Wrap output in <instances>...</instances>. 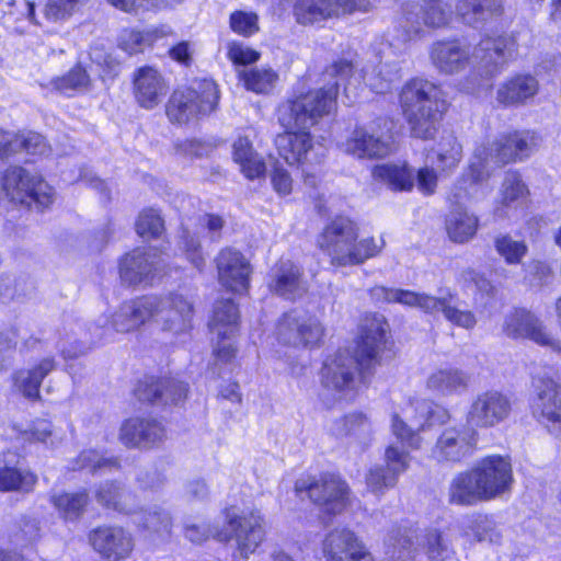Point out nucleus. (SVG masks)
I'll return each instance as SVG.
<instances>
[{
  "instance_id": "63",
  "label": "nucleus",
  "mask_w": 561,
  "mask_h": 561,
  "mask_svg": "<svg viewBox=\"0 0 561 561\" xmlns=\"http://www.w3.org/2000/svg\"><path fill=\"white\" fill-rule=\"evenodd\" d=\"M30 433L33 439L48 447H56L61 439L54 431L53 424L46 420L35 422Z\"/></svg>"
},
{
  "instance_id": "26",
  "label": "nucleus",
  "mask_w": 561,
  "mask_h": 561,
  "mask_svg": "<svg viewBox=\"0 0 561 561\" xmlns=\"http://www.w3.org/2000/svg\"><path fill=\"white\" fill-rule=\"evenodd\" d=\"M322 551L327 561H374L363 541L348 528H335L324 538Z\"/></svg>"
},
{
  "instance_id": "30",
  "label": "nucleus",
  "mask_w": 561,
  "mask_h": 561,
  "mask_svg": "<svg viewBox=\"0 0 561 561\" xmlns=\"http://www.w3.org/2000/svg\"><path fill=\"white\" fill-rule=\"evenodd\" d=\"M217 270L219 282L234 293H243L249 287L251 265L244 255L234 249H224L218 254Z\"/></svg>"
},
{
  "instance_id": "58",
  "label": "nucleus",
  "mask_w": 561,
  "mask_h": 561,
  "mask_svg": "<svg viewBox=\"0 0 561 561\" xmlns=\"http://www.w3.org/2000/svg\"><path fill=\"white\" fill-rule=\"evenodd\" d=\"M156 37L153 32L124 30L119 36V47L129 55L137 54L150 46Z\"/></svg>"
},
{
  "instance_id": "45",
  "label": "nucleus",
  "mask_w": 561,
  "mask_h": 561,
  "mask_svg": "<svg viewBox=\"0 0 561 561\" xmlns=\"http://www.w3.org/2000/svg\"><path fill=\"white\" fill-rule=\"evenodd\" d=\"M479 219L462 209L450 211L446 220V230L451 241L465 243L472 239L478 230Z\"/></svg>"
},
{
  "instance_id": "14",
  "label": "nucleus",
  "mask_w": 561,
  "mask_h": 561,
  "mask_svg": "<svg viewBox=\"0 0 561 561\" xmlns=\"http://www.w3.org/2000/svg\"><path fill=\"white\" fill-rule=\"evenodd\" d=\"M419 4H407L397 28L398 41L407 45L422 32V26L442 27L451 18V5L445 0H420Z\"/></svg>"
},
{
  "instance_id": "7",
  "label": "nucleus",
  "mask_w": 561,
  "mask_h": 561,
  "mask_svg": "<svg viewBox=\"0 0 561 561\" xmlns=\"http://www.w3.org/2000/svg\"><path fill=\"white\" fill-rule=\"evenodd\" d=\"M399 98L412 136L432 138L446 110L440 89L428 80L414 78L402 87Z\"/></svg>"
},
{
  "instance_id": "10",
  "label": "nucleus",
  "mask_w": 561,
  "mask_h": 561,
  "mask_svg": "<svg viewBox=\"0 0 561 561\" xmlns=\"http://www.w3.org/2000/svg\"><path fill=\"white\" fill-rule=\"evenodd\" d=\"M218 100V87L213 80L196 81L191 87L172 93L167 104V115L172 123L187 124L210 114Z\"/></svg>"
},
{
  "instance_id": "19",
  "label": "nucleus",
  "mask_w": 561,
  "mask_h": 561,
  "mask_svg": "<svg viewBox=\"0 0 561 561\" xmlns=\"http://www.w3.org/2000/svg\"><path fill=\"white\" fill-rule=\"evenodd\" d=\"M511 397L499 390L479 392L471 401L467 413V424L474 431L488 430L505 422L512 414Z\"/></svg>"
},
{
  "instance_id": "1",
  "label": "nucleus",
  "mask_w": 561,
  "mask_h": 561,
  "mask_svg": "<svg viewBox=\"0 0 561 561\" xmlns=\"http://www.w3.org/2000/svg\"><path fill=\"white\" fill-rule=\"evenodd\" d=\"M300 93L284 101L277 108V118L285 133L276 137L279 156L288 163L304 164L312 149L310 128L331 113L335 106L340 81Z\"/></svg>"
},
{
  "instance_id": "42",
  "label": "nucleus",
  "mask_w": 561,
  "mask_h": 561,
  "mask_svg": "<svg viewBox=\"0 0 561 561\" xmlns=\"http://www.w3.org/2000/svg\"><path fill=\"white\" fill-rule=\"evenodd\" d=\"M462 158V147L453 135L440 139L435 150L427 154V159L436 165L442 174H450Z\"/></svg>"
},
{
  "instance_id": "2",
  "label": "nucleus",
  "mask_w": 561,
  "mask_h": 561,
  "mask_svg": "<svg viewBox=\"0 0 561 561\" xmlns=\"http://www.w3.org/2000/svg\"><path fill=\"white\" fill-rule=\"evenodd\" d=\"M507 53L508 41L502 36L483 38L474 47L460 39H448L431 45L430 59L445 75H455L470 68L463 89L468 93H476L482 88H489V81L506 62Z\"/></svg>"
},
{
  "instance_id": "52",
  "label": "nucleus",
  "mask_w": 561,
  "mask_h": 561,
  "mask_svg": "<svg viewBox=\"0 0 561 561\" xmlns=\"http://www.w3.org/2000/svg\"><path fill=\"white\" fill-rule=\"evenodd\" d=\"M51 503L65 519H77L88 504L85 492L62 493L51 496Z\"/></svg>"
},
{
  "instance_id": "29",
  "label": "nucleus",
  "mask_w": 561,
  "mask_h": 561,
  "mask_svg": "<svg viewBox=\"0 0 561 561\" xmlns=\"http://www.w3.org/2000/svg\"><path fill=\"white\" fill-rule=\"evenodd\" d=\"M163 259L156 250L136 249L121 261L119 275L128 285L147 283L160 271Z\"/></svg>"
},
{
  "instance_id": "39",
  "label": "nucleus",
  "mask_w": 561,
  "mask_h": 561,
  "mask_svg": "<svg viewBox=\"0 0 561 561\" xmlns=\"http://www.w3.org/2000/svg\"><path fill=\"white\" fill-rule=\"evenodd\" d=\"M538 81L530 75H517L502 83L496 99L504 105L523 104L538 92Z\"/></svg>"
},
{
  "instance_id": "8",
  "label": "nucleus",
  "mask_w": 561,
  "mask_h": 561,
  "mask_svg": "<svg viewBox=\"0 0 561 561\" xmlns=\"http://www.w3.org/2000/svg\"><path fill=\"white\" fill-rule=\"evenodd\" d=\"M226 520L230 529L229 533L222 530L213 531L205 525L185 523L184 536L193 543H202L210 535H214L218 541L234 539L237 552L242 559H248L264 540L265 528L263 515L260 511L254 510L240 516L233 508H229L226 511Z\"/></svg>"
},
{
  "instance_id": "25",
  "label": "nucleus",
  "mask_w": 561,
  "mask_h": 561,
  "mask_svg": "<svg viewBox=\"0 0 561 561\" xmlns=\"http://www.w3.org/2000/svg\"><path fill=\"white\" fill-rule=\"evenodd\" d=\"M385 460V466L371 467L366 476L368 490L377 495L396 485L399 476L409 468L411 457L409 451L390 445L386 449Z\"/></svg>"
},
{
  "instance_id": "24",
  "label": "nucleus",
  "mask_w": 561,
  "mask_h": 561,
  "mask_svg": "<svg viewBox=\"0 0 561 561\" xmlns=\"http://www.w3.org/2000/svg\"><path fill=\"white\" fill-rule=\"evenodd\" d=\"M476 444L477 433L472 427H446L437 437L432 457L438 462H459L471 454Z\"/></svg>"
},
{
  "instance_id": "31",
  "label": "nucleus",
  "mask_w": 561,
  "mask_h": 561,
  "mask_svg": "<svg viewBox=\"0 0 561 561\" xmlns=\"http://www.w3.org/2000/svg\"><path fill=\"white\" fill-rule=\"evenodd\" d=\"M137 398L153 404H178L187 393V386L174 378L147 377L139 382L135 391Z\"/></svg>"
},
{
  "instance_id": "49",
  "label": "nucleus",
  "mask_w": 561,
  "mask_h": 561,
  "mask_svg": "<svg viewBox=\"0 0 561 561\" xmlns=\"http://www.w3.org/2000/svg\"><path fill=\"white\" fill-rule=\"evenodd\" d=\"M37 478L27 470L16 468H0V492L23 491L30 492L35 485Z\"/></svg>"
},
{
  "instance_id": "6",
  "label": "nucleus",
  "mask_w": 561,
  "mask_h": 561,
  "mask_svg": "<svg viewBox=\"0 0 561 561\" xmlns=\"http://www.w3.org/2000/svg\"><path fill=\"white\" fill-rule=\"evenodd\" d=\"M397 42V44H388L381 55L377 57V62H368L359 72L354 71L353 65L350 61L340 60L330 66L325 70L324 76L325 78L340 81V87H344L345 95L351 101L356 98L362 81L371 91L386 93L402 77L401 61L398 59L399 55L394 48L397 47L401 54L405 51L407 45H402L398 39Z\"/></svg>"
},
{
  "instance_id": "28",
  "label": "nucleus",
  "mask_w": 561,
  "mask_h": 561,
  "mask_svg": "<svg viewBox=\"0 0 561 561\" xmlns=\"http://www.w3.org/2000/svg\"><path fill=\"white\" fill-rule=\"evenodd\" d=\"M362 8L358 0H298L295 16L300 24H314Z\"/></svg>"
},
{
  "instance_id": "38",
  "label": "nucleus",
  "mask_w": 561,
  "mask_h": 561,
  "mask_svg": "<svg viewBox=\"0 0 561 561\" xmlns=\"http://www.w3.org/2000/svg\"><path fill=\"white\" fill-rule=\"evenodd\" d=\"M456 12L463 23L480 28L502 12L501 0H459Z\"/></svg>"
},
{
  "instance_id": "16",
  "label": "nucleus",
  "mask_w": 561,
  "mask_h": 561,
  "mask_svg": "<svg viewBox=\"0 0 561 561\" xmlns=\"http://www.w3.org/2000/svg\"><path fill=\"white\" fill-rule=\"evenodd\" d=\"M276 335L285 345L313 348L320 345L324 336V327L316 316L291 310L278 321Z\"/></svg>"
},
{
  "instance_id": "51",
  "label": "nucleus",
  "mask_w": 561,
  "mask_h": 561,
  "mask_svg": "<svg viewBox=\"0 0 561 561\" xmlns=\"http://www.w3.org/2000/svg\"><path fill=\"white\" fill-rule=\"evenodd\" d=\"M71 469L105 473L118 469V461L115 458H105L95 450H84L73 460Z\"/></svg>"
},
{
  "instance_id": "11",
  "label": "nucleus",
  "mask_w": 561,
  "mask_h": 561,
  "mask_svg": "<svg viewBox=\"0 0 561 561\" xmlns=\"http://www.w3.org/2000/svg\"><path fill=\"white\" fill-rule=\"evenodd\" d=\"M239 311L231 299H222L216 302L213 317L209 321V330L215 342V362L213 374L224 378L233 370L236 350L231 339L238 331Z\"/></svg>"
},
{
  "instance_id": "57",
  "label": "nucleus",
  "mask_w": 561,
  "mask_h": 561,
  "mask_svg": "<svg viewBox=\"0 0 561 561\" xmlns=\"http://www.w3.org/2000/svg\"><path fill=\"white\" fill-rule=\"evenodd\" d=\"M495 249L508 264H518L527 253L524 241L514 240L510 236H501L495 239Z\"/></svg>"
},
{
  "instance_id": "44",
  "label": "nucleus",
  "mask_w": 561,
  "mask_h": 561,
  "mask_svg": "<svg viewBox=\"0 0 561 561\" xmlns=\"http://www.w3.org/2000/svg\"><path fill=\"white\" fill-rule=\"evenodd\" d=\"M398 528H408V526H399ZM414 530V547L416 551L422 549L427 558L432 561H444L453 554V549L449 541L437 529H428L422 536H419L416 529Z\"/></svg>"
},
{
  "instance_id": "33",
  "label": "nucleus",
  "mask_w": 561,
  "mask_h": 561,
  "mask_svg": "<svg viewBox=\"0 0 561 561\" xmlns=\"http://www.w3.org/2000/svg\"><path fill=\"white\" fill-rule=\"evenodd\" d=\"M164 438V427L151 419H128L119 431V440L133 448H150L162 443Z\"/></svg>"
},
{
  "instance_id": "56",
  "label": "nucleus",
  "mask_w": 561,
  "mask_h": 561,
  "mask_svg": "<svg viewBox=\"0 0 561 561\" xmlns=\"http://www.w3.org/2000/svg\"><path fill=\"white\" fill-rule=\"evenodd\" d=\"M96 500L103 506L113 508L118 512L129 513L126 505V497L128 496L125 491L113 482L102 484L96 491Z\"/></svg>"
},
{
  "instance_id": "48",
  "label": "nucleus",
  "mask_w": 561,
  "mask_h": 561,
  "mask_svg": "<svg viewBox=\"0 0 561 561\" xmlns=\"http://www.w3.org/2000/svg\"><path fill=\"white\" fill-rule=\"evenodd\" d=\"M247 90L259 94L270 93L278 79V75L271 68H252L239 72Z\"/></svg>"
},
{
  "instance_id": "21",
  "label": "nucleus",
  "mask_w": 561,
  "mask_h": 561,
  "mask_svg": "<svg viewBox=\"0 0 561 561\" xmlns=\"http://www.w3.org/2000/svg\"><path fill=\"white\" fill-rule=\"evenodd\" d=\"M539 137L533 131H514L478 148L488 152V160L496 167L528 158L539 146Z\"/></svg>"
},
{
  "instance_id": "36",
  "label": "nucleus",
  "mask_w": 561,
  "mask_h": 561,
  "mask_svg": "<svg viewBox=\"0 0 561 561\" xmlns=\"http://www.w3.org/2000/svg\"><path fill=\"white\" fill-rule=\"evenodd\" d=\"M470 376L453 366L440 367L432 371L426 379V388L436 396L461 394L467 391Z\"/></svg>"
},
{
  "instance_id": "55",
  "label": "nucleus",
  "mask_w": 561,
  "mask_h": 561,
  "mask_svg": "<svg viewBox=\"0 0 561 561\" xmlns=\"http://www.w3.org/2000/svg\"><path fill=\"white\" fill-rule=\"evenodd\" d=\"M140 526L159 536H168L171 533L172 518L161 507L154 506L146 511L139 522Z\"/></svg>"
},
{
  "instance_id": "43",
  "label": "nucleus",
  "mask_w": 561,
  "mask_h": 561,
  "mask_svg": "<svg viewBox=\"0 0 561 561\" xmlns=\"http://www.w3.org/2000/svg\"><path fill=\"white\" fill-rule=\"evenodd\" d=\"M414 537L412 529L392 528L385 540V552L389 561H413L416 554Z\"/></svg>"
},
{
  "instance_id": "5",
  "label": "nucleus",
  "mask_w": 561,
  "mask_h": 561,
  "mask_svg": "<svg viewBox=\"0 0 561 561\" xmlns=\"http://www.w3.org/2000/svg\"><path fill=\"white\" fill-rule=\"evenodd\" d=\"M513 483L511 459L501 455L486 456L454 478L449 489L450 502L471 505L490 501L508 493Z\"/></svg>"
},
{
  "instance_id": "54",
  "label": "nucleus",
  "mask_w": 561,
  "mask_h": 561,
  "mask_svg": "<svg viewBox=\"0 0 561 561\" xmlns=\"http://www.w3.org/2000/svg\"><path fill=\"white\" fill-rule=\"evenodd\" d=\"M386 242L382 238L378 240L370 237L354 242L351 253H347L345 259V266L357 265L364 263L366 260L378 255L383 249Z\"/></svg>"
},
{
  "instance_id": "62",
  "label": "nucleus",
  "mask_w": 561,
  "mask_h": 561,
  "mask_svg": "<svg viewBox=\"0 0 561 561\" xmlns=\"http://www.w3.org/2000/svg\"><path fill=\"white\" fill-rule=\"evenodd\" d=\"M257 15L253 12L237 11L230 16V26L233 32L250 36L259 31Z\"/></svg>"
},
{
  "instance_id": "41",
  "label": "nucleus",
  "mask_w": 561,
  "mask_h": 561,
  "mask_svg": "<svg viewBox=\"0 0 561 561\" xmlns=\"http://www.w3.org/2000/svg\"><path fill=\"white\" fill-rule=\"evenodd\" d=\"M232 157L248 179L253 180L265 173V162L263 158L255 152L248 136H239L233 142Z\"/></svg>"
},
{
  "instance_id": "64",
  "label": "nucleus",
  "mask_w": 561,
  "mask_h": 561,
  "mask_svg": "<svg viewBox=\"0 0 561 561\" xmlns=\"http://www.w3.org/2000/svg\"><path fill=\"white\" fill-rule=\"evenodd\" d=\"M438 182L437 171L433 167L425 165L415 172V184L424 195L435 193Z\"/></svg>"
},
{
  "instance_id": "61",
  "label": "nucleus",
  "mask_w": 561,
  "mask_h": 561,
  "mask_svg": "<svg viewBox=\"0 0 561 561\" xmlns=\"http://www.w3.org/2000/svg\"><path fill=\"white\" fill-rule=\"evenodd\" d=\"M15 147L16 152L24 150L31 154H45L48 151L44 137L33 131L15 134Z\"/></svg>"
},
{
  "instance_id": "37",
  "label": "nucleus",
  "mask_w": 561,
  "mask_h": 561,
  "mask_svg": "<svg viewBox=\"0 0 561 561\" xmlns=\"http://www.w3.org/2000/svg\"><path fill=\"white\" fill-rule=\"evenodd\" d=\"M56 368L53 357H45L30 368L16 370L13 376V387L24 398L36 400L39 398V388L45 377Z\"/></svg>"
},
{
  "instance_id": "20",
  "label": "nucleus",
  "mask_w": 561,
  "mask_h": 561,
  "mask_svg": "<svg viewBox=\"0 0 561 561\" xmlns=\"http://www.w3.org/2000/svg\"><path fill=\"white\" fill-rule=\"evenodd\" d=\"M392 122L379 118L368 128H356L345 142V152L357 158H381L391 151Z\"/></svg>"
},
{
  "instance_id": "60",
  "label": "nucleus",
  "mask_w": 561,
  "mask_h": 561,
  "mask_svg": "<svg viewBox=\"0 0 561 561\" xmlns=\"http://www.w3.org/2000/svg\"><path fill=\"white\" fill-rule=\"evenodd\" d=\"M87 0H47L45 16L53 22H64L70 19L73 13Z\"/></svg>"
},
{
  "instance_id": "17",
  "label": "nucleus",
  "mask_w": 561,
  "mask_h": 561,
  "mask_svg": "<svg viewBox=\"0 0 561 561\" xmlns=\"http://www.w3.org/2000/svg\"><path fill=\"white\" fill-rule=\"evenodd\" d=\"M414 417L407 416L404 422L398 414L392 416V433L402 445L410 450H417L422 446L421 433L436 423L443 424L449 420V413L442 407H433L430 402L417 401Z\"/></svg>"
},
{
  "instance_id": "4",
  "label": "nucleus",
  "mask_w": 561,
  "mask_h": 561,
  "mask_svg": "<svg viewBox=\"0 0 561 561\" xmlns=\"http://www.w3.org/2000/svg\"><path fill=\"white\" fill-rule=\"evenodd\" d=\"M386 344V329L379 320L365 328L356 356L339 352L328 358L321 370V383L335 399H352L359 382L378 363V355Z\"/></svg>"
},
{
  "instance_id": "22",
  "label": "nucleus",
  "mask_w": 561,
  "mask_h": 561,
  "mask_svg": "<svg viewBox=\"0 0 561 561\" xmlns=\"http://www.w3.org/2000/svg\"><path fill=\"white\" fill-rule=\"evenodd\" d=\"M357 236L356 225L347 217L337 216L324 227L318 243L330 256L332 265L345 266L344 256L351 253Z\"/></svg>"
},
{
  "instance_id": "32",
  "label": "nucleus",
  "mask_w": 561,
  "mask_h": 561,
  "mask_svg": "<svg viewBox=\"0 0 561 561\" xmlns=\"http://www.w3.org/2000/svg\"><path fill=\"white\" fill-rule=\"evenodd\" d=\"M268 287L274 294L295 300L307 291V282L300 266L290 260H279L270 274Z\"/></svg>"
},
{
  "instance_id": "18",
  "label": "nucleus",
  "mask_w": 561,
  "mask_h": 561,
  "mask_svg": "<svg viewBox=\"0 0 561 561\" xmlns=\"http://www.w3.org/2000/svg\"><path fill=\"white\" fill-rule=\"evenodd\" d=\"M297 494L307 492L308 496L325 512H342L348 502V485L340 476L322 473L319 478L299 479L296 481Z\"/></svg>"
},
{
  "instance_id": "40",
  "label": "nucleus",
  "mask_w": 561,
  "mask_h": 561,
  "mask_svg": "<svg viewBox=\"0 0 561 561\" xmlns=\"http://www.w3.org/2000/svg\"><path fill=\"white\" fill-rule=\"evenodd\" d=\"M375 180L394 192H410L415 185V171L407 163H383L373 170Z\"/></svg>"
},
{
  "instance_id": "23",
  "label": "nucleus",
  "mask_w": 561,
  "mask_h": 561,
  "mask_svg": "<svg viewBox=\"0 0 561 561\" xmlns=\"http://www.w3.org/2000/svg\"><path fill=\"white\" fill-rule=\"evenodd\" d=\"M89 540L93 549L107 561L127 559L135 546L131 534L121 526H100L90 533Z\"/></svg>"
},
{
  "instance_id": "59",
  "label": "nucleus",
  "mask_w": 561,
  "mask_h": 561,
  "mask_svg": "<svg viewBox=\"0 0 561 561\" xmlns=\"http://www.w3.org/2000/svg\"><path fill=\"white\" fill-rule=\"evenodd\" d=\"M164 230L163 219L156 209L140 213L136 222V231L142 238H158Z\"/></svg>"
},
{
  "instance_id": "34",
  "label": "nucleus",
  "mask_w": 561,
  "mask_h": 561,
  "mask_svg": "<svg viewBox=\"0 0 561 561\" xmlns=\"http://www.w3.org/2000/svg\"><path fill=\"white\" fill-rule=\"evenodd\" d=\"M199 229L192 230L191 225L183 224L182 232L180 236V245L184 249L187 259L198 270L204 265V257L199 252V234L205 229L208 230L211 240H216L219 237V232L224 227V220L219 216L204 215L198 219Z\"/></svg>"
},
{
  "instance_id": "3",
  "label": "nucleus",
  "mask_w": 561,
  "mask_h": 561,
  "mask_svg": "<svg viewBox=\"0 0 561 561\" xmlns=\"http://www.w3.org/2000/svg\"><path fill=\"white\" fill-rule=\"evenodd\" d=\"M193 316V301L183 294L145 296L124 302L113 314L112 327L126 333L151 322L162 332L179 335L191 329Z\"/></svg>"
},
{
  "instance_id": "46",
  "label": "nucleus",
  "mask_w": 561,
  "mask_h": 561,
  "mask_svg": "<svg viewBox=\"0 0 561 561\" xmlns=\"http://www.w3.org/2000/svg\"><path fill=\"white\" fill-rule=\"evenodd\" d=\"M331 432L336 437L354 436L357 439H365L371 433V424L363 413H351L336 420Z\"/></svg>"
},
{
  "instance_id": "15",
  "label": "nucleus",
  "mask_w": 561,
  "mask_h": 561,
  "mask_svg": "<svg viewBox=\"0 0 561 561\" xmlns=\"http://www.w3.org/2000/svg\"><path fill=\"white\" fill-rule=\"evenodd\" d=\"M491 162L488 152L477 148L467 170L457 179L449 193V202L458 207L486 197L491 191L488 180L491 176Z\"/></svg>"
},
{
  "instance_id": "12",
  "label": "nucleus",
  "mask_w": 561,
  "mask_h": 561,
  "mask_svg": "<svg viewBox=\"0 0 561 561\" xmlns=\"http://www.w3.org/2000/svg\"><path fill=\"white\" fill-rule=\"evenodd\" d=\"M535 396L531 411L549 433L561 438V379L551 369H543L533 379Z\"/></svg>"
},
{
  "instance_id": "50",
  "label": "nucleus",
  "mask_w": 561,
  "mask_h": 561,
  "mask_svg": "<svg viewBox=\"0 0 561 561\" xmlns=\"http://www.w3.org/2000/svg\"><path fill=\"white\" fill-rule=\"evenodd\" d=\"M528 195V188L520 175L515 171L505 174L501 188V204L506 207H518L524 204Z\"/></svg>"
},
{
  "instance_id": "35",
  "label": "nucleus",
  "mask_w": 561,
  "mask_h": 561,
  "mask_svg": "<svg viewBox=\"0 0 561 561\" xmlns=\"http://www.w3.org/2000/svg\"><path fill=\"white\" fill-rule=\"evenodd\" d=\"M134 89L139 105L153 108L165 95L168 87L158 70L152 67H142L135 75Z\"/></svg>"
},
{
  "instance_id": "27",
  "label": "nucleus",
  "mask_w": 561,
  "mask_h": 561,
  "mask_svg": "<svg viewBox=\"0 0 561 561\" xmlns=\"http://www.w3.org/2000/svg\"><path fill=\"white\" fill-rule=\"evenodd\" d=\"M503 331L512 339H528L539 345L559 347V342L546 330L542 322L524 309H516L505 317Z\"/></svg>"
},
{
  "instance_id": "53",
  "label": "nucleus",
  "mask_w": 561,
  "mask_h": 561,
  "mask_svg": "<svg viewBox=\"0 0 561 561\" xmlns=\"http://www.w3.org/2000/svg\"><path fill=\"white\" fill-rule=\"evenodd\" d=\"M107 323H108V318L101 317L96 323L91 324L89 327V333H90L89 341H81L80 346L78 348L72 347V346L67 347L66 342H62V341L58 342L57 348L66 358H72L80 354H83L89 348V346L87 345L88 343L94 344V343L103 341L106 337L107 332H108V328H106Z\"/></svg>"
},
{
  "instance_id": "47",
  "label": "nucleus",
  "mask_w": 561,
  "mask_h": 561,
  "mask_svg": "<svg viewBox=\"0 0 561 561\" xmlns=\"http://www.w3.org/2000/svg\"><path fill=\"white\" fill-rule=\"evenodd\" d=\"M90 83V76L81 65H76L66 75L50 81L54 90L68 96L87 91Z\"/></svg>"
},
{
  "instance_id": "13",
  "label": "nucleus",
  "mask_w": 561,
  "mask_h": 561,
  "mask_svg": "<svg viewBox=\"0 0 561 561\" xmlns=\"http://www.w3.org/2000/svg\"><path fill=\"white\" fill-rule=\"evenodd\" d=\"M5 196L13 203L47 208L54 202V190L38 175H31L20 167L9 168L1 180Z\"/></svg>"
},
{
  "instance_id": "9",
  "label": "nucleus",
  "mask_w": 561,
  "mask_h": 561,
  "mask_svg": "<svg viewBox=\"0 0 561 561\" xmlns=\"http://www.w3.org/2000/svg\"><path fill=\"white\" fill-rule=\"evenodd\" d=\"M370 296L376 301L398 302L430 314L442 312L447 321L463 329H472L477 323L470 310L459 309L454 304L455 297L451 294L438 298L424 293L375 286L370 289Z\"/></svg>"
}]
</instances>
